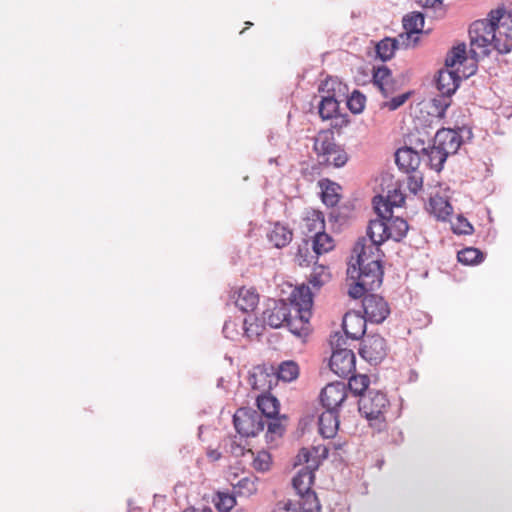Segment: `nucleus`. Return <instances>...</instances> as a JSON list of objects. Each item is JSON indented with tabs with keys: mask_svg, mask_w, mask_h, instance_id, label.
I'll list each match as a JSON object with an SVG mask.
<instances>
[{
	"mask_svg": "<svg viewBox=\"0 0 512 512\" xmlns=\"http://www.w3.org/2000/svg\"><path fill=\"white\" fill-rule=\"evenodd\" d=\"M289 303L284 300H269L262 313V320L271 328L286 326L291 333L301 337L308 333L312 315L313 295L306 285L295 287Z\"/></svg>",
	"mask_w": 512,
	"mask_h": 512,
	"instance_id": "1",
	"label": "nucleus"
},
{
	"mask_svg": "<svg viewBox=\"0 0 512 512\" xmlns=\"http://www.w3.org/2000/svg\"><path fill=\"white\" fill-rule=\"evenodd\" d=\"M353 252L357 259L356 265L352 264L347 269L348 277L354 281L349 284L348 295L353 299H359L382 283L381 250L375 245L357 241Z\"/></svg>",
	"mask_w": 512,
	"mask_h": 512,
	"instance_id": "2",
	"label": "nucleus"
},
{
	"mask_svg": "<svg viewBox=\"0 0 512 512\" xmlns=\"http://www.w3.org/2000/svg\"><path fill=\"white\" fill-rule=\"evenodd\" d=\"M470 53L473 58L484 57L490 53L491 48L501 54L512 50V36L499 31L494 20L488 16L473 22L469 28Z\"/></svg>",
	"mask_w": 512,
	"mask_h": 512,
	"instance_id": "3",
	"label": "nucleus"
},
{
	"mask_svg": "<svg viewBox=\"0 0 512 512\" xmlns=\"http://www.w3.org/2000/svg\"><path fill=\"white\" fill-rule=\"evenodd\" d=\"M328 455V449L324 445L302 448L296 456L295 465H305L293 477L292 484L297 494L312 492L314 483V472L318 469L322 460Z\"/></svg>",
	"mask_w": 512,
	"mask_h": 512,
	"instance_id": "4",
	"label": "nucleus"
},
{
	"mask_svg": "<svg viewBox=\"0 0 512 512\" xmlns=\"http://www.w3.org/2000/svg\"><path fill=\"white\" fill-rule=\"evenodd\" d=\"M313 150L321 164L343 167L349 159L345 149L335 142L334 133L331 130H321L314 138Z\"/></svg>",
	"mask_w": 512,
	"mask_h": 512,
	"instance_id": "5",
	"label": "nucleus"
},
{
	"mask_svg": "<svg viewBox=\"0 0 512 512\" xmlns=\"http://www.w3.org/2000/svg\"><path fill=\"white\" fill-rule=\"evenodd\" d=\"M389 406L386 395L380 391H369L359 401V411L378 431L386 427L385 412Z\"/></svg>",
	"mask_w": 512,
	"mask_h": 512,
	"instance_id": "6",
	"label": "nucleus"
},
{
	"mask_svg": "<svg viewBox=\"0 0 512 512\" xmlns=\"http://www.w3.org/2000/svg\"><path fill=\"white\" fill-rule=\"evenodd\" d=\"M459 68L455 70H441L437 78V88L441 93L438 99L433 100V105L436 108L437 116L443 117L445 110L450 106V100L448 99L458 88L461 81L459 75Z\"/></svg>",
	"mask_w": 512,
	"mask_h": 512,
	"instance_id": "7",
	"label": "nucleus"
},
{
	"mask_svg": "<svg viewBox=\"0 0 512 512\" xmlns=\"http://www.w3.org/2000/svg\"><path fill=\"white\" fill-rule=\"evenodd\" d=\"M233 422L237 432L244 437L257 435L265 425L262 416L251 408H239L233 416Z\"/></svg>",
	"mask_w": 512,
	"mask_h": 512,
	"instance_id": "8",
	"label": "nucleus"
},
{
	"mask_svg": "<svg viewBox=\"0 0 512 512\" xmlns=\"http://www.w3.org/2000/svg\"><path fill=\"white\" fill-rule=\"evenodd\" d=\"M359 354L371 364L381 362L387 354L386 340L378 334L368 335L362 340Z\"/></svg>",
	"mask_w": 512,
	"mask_h": 512,
	"instance_id": "9",
	"label": "nucleus"
},
{
	"mask_svg": "<svg viewBox=\"0 0 512 512\" xmlns=\"http://www.w3.org/2000/svg\"><path fill=\"white\" fill-rule=\"evenodd\" d=\"M363 310L368 321L371 323H382L390 314V307L385 299L376 294H365L363 296Z\"/></svg>",
	"mask_w": 512,
	"mask_h": 512,
	"instance_id": "10",
	"label": "nucleus"
},
{
	"mask_svg": "<svg viewBox=\"0 0 512 512\" xmlns=\"http://www.w3.org/2000/svg\"><path fill=\"white\" fill-rule=\"evenodd\" d=\"M356 357L350 349H336L333 351L329 366L339 377L346 378L355 371Z\"/></svg>",
	"mask_w": 512,
	"mask_h": 512,
	"instance_id": "11",
	"label": "nucleus"
},
{
	"mask_svg": "<svg viewBox=\"0 0 512 512\" xmlns=\"http://www.w3.org/2000/svg\"><path fill=\"white\" fill-rule=\"evenodd\" d=\"M347 387L343 382L326 385L321 392L320 400L326 410L335 411L346 399Z\"/></svg>",
	"mask_w": 512,
	"mask_h": 512,
	"instance_id": "12",
	"label": "nucleus"
},
{
	"mask_svg": "<svg viewBox=\"0 0 512 512\" xmlns=\"http://www.w3.org/2000/svg\"><path fill=\"white\" fill-rule=\"evenodd\" d=\"M227 480L233 488V493L238 497L249 498L258 491V478L254 475L239 478L236 473L229 471Z\"/></svg>",
	"mask_w": 512,
	"mask_h": 512,
	"instance_id": "13",
	"label": "nucleus"
},
{
	"mask_svg": "<svg viewBox=\"0 0 512 512\" xmlns=\"http://www.w3.org/2000/svg\"><path fill=\"white\" fill-rule=\"evenodd\" d=\"M405 33L400 34V40L405 47L415 46L418 38L412 39L413 35L422 32L424 17L419 12H412L403 18Z\"/></svg>",
	"mask_w": 512,
	"mask_h": 512,
	"instance_id": "14",
	"label": "nucleus"
},
{
	"mask_svg": "<svg viewBox=\"0 0 512 512\" xmlns=\"http://www.w3.org/2000/svg\"><path fill=\"white\" fill-rule=\"evenodd\" d=\"M367 321L366 316H362L355 311H349L343 317L342 327L347 337L357 340L365 334Z\"/></svg>",
	"mask_w": 512,
	"mask_h": 512,
	"instance_id": "15",
	"label": "nucleus"
},
{
	"mask_svg": "<svg viewBox=\"0 0 512 512\" xmlns=\"http://www.w3.org/2000/svg\"><path fill=\"white\" fill-rule=\"evenodd\" d=\"M301 230L304 234H314L325 230V217L322 211L307 208L303 212L300 224Z\"/></svg>",
	"mask_w": 512,
	"mask_h": 512,
	"instance_id": "16",
	"label": "nucleus"
},
{
	"mask_svg": "<svg viewBox=\"0 0 512 512\" xmlns=\"http://www.w3.org/2000/svg\"><path fill=\"white\" fill-rule=\"evenodd\" d=\"M230 298L243 312L254 311L259 303V295L254 288L241 287L233 291Z\"/></svg>",
	"mask_w": 512,
	"mask_h": 512,
	"instance_id": "17",
	"label": "nucleus"
},
{
	"mask_svg": "<svg viewBox=\"0 0 512 512\" xmlns=\"http://www.w3.org/2000/svg\"><path fill=\"white\" fill-rule=\"evenodd\" d=\"M461 136L452 129H441L434 137V144L446 153L455 154L461 145Z\"/></svg>",
	"mask_w": 512,
	"mask_h": 512,
	"instance_id": "18",
	"label": "nucleus"
},
{
	"mask_svg": "<svg viewBox=\"0 0 512 512\" xmlns=\"http://www.w3.org/2000/svg\"><path fill=\"white\" fill-rule=\"evenodd\" d=\"M367 234L369 242L364 238L359 241H364L366 245H375L380 249V245L389 239L387 219L377 218L371 220L367 228Z\"/></svg>",
	"mask_w": 512,
	"mask_h": 512,
	"instance_id": "19",
	"label": "nucleus"
},
{
	"mask_svg": "<svg viewBox=\"0 0 512 512\" xmlns=\"http://www.w3.org/2000/svg\"><path fill=\"white\" fill-rule=\"evenodd\" d=\"M395 161L401 170L410 173L417 170L420 164V156L413 149L403 147L396 151Z\"/></svg>",
	"mask_w": 512,
	"mask_h": 512,
	"instance_id": "20",
	"label": "nucleus"
},
{
	"mask_svg": "<svg viewBox=\"0 0 512 512\" xmlns=\"http://www.w3.org/2000/svg\"><path fill=\"white\" fill-rule=\"evenodd\" d=\"M373 83L380 89L385 97H388L395 91L391 71L386 66H381L374 70Z\"/></svg>",
	"mask_w": 512,
	"mask_h": 512,
	"instance_id": "21",
	"label": "nucleus"
},
{
	"mask_svg": "<svg viewBox=\"0 0 512 512\" xmlns=\"http://www.w3.org/2000/svg\"><path fill=\"white\" fill-rule=\"evenodd\" d=\"M319 433L324 438H333L339 428V420L335 411L326 410L319 417Z\"/></svg>",
	"mask_w": 512,
	"mask_h": 512,
	"instance_id": "22",
	"label": "nucleus"
},
{
	"mask_svg": "<svg viewBox=\"0 0 512 512\" xmlns=\"http://www.w3.org/2000/svg\"><path fill=\"white\" fill-rule=\"evenodd\" d=\"M267 237L276 248H283L292 241L293 232L289 227L275 223Z\"/></svg>",
	"mask_w": 512,
	"mask_h": 512,
	"instance_id": "23",
	"label": "nucleus"
},
{
	"mask_svg": "<svg viewBox=\"0 0 512 512\" xmlns=\"http://www.w3.org/2000/svg\"><path fill=\"white\" fill-rule=\"evenodd\" d=\"M319 186L323 203L328 207L336 206L340 200V186L329 179L319 181Z\"/></svg>",
	"mask_w": 512,
	"mask_h": 512,
	"instance_id": "24",
	"label": "nucleus"
},
{
	"mask_svg": "<svg viewBox=\"0 0 512 512\" xmlns=\"http://www.w3.org/2000/svg\"><path fill=\"white\" fill-rule=\"evenodd\" d=\"M257 407L261 411V416L273 418L279 414V402L271 394H261L257 397Z\"/></svg>",
	"mask_w": 512,
	"mask_h": 512,
	"instance_id": "25",
	"label": "nucleus"
},
{
	"mask_svg": "<svg viewBox=\"0 0 512 512\" xmlns=\"http://www.w3.org/2000/svg\"><path fill=\"white\" fill-rule=\"evenodd\" d=\"M429 211L437 219L447 220L452 214L453 208L447 199L441 196H435L430 198Z\"/></svg>",
	"mask_w": 512,
	"mask_h": 512,
	"instance_id": "26",
	"label": "nucleus"
},
{
	"mask_svg": "<svg viewBox=\"0 0 512 512\" xmlns=\"http://www.w3.org/2000/svg\"><path fill=\"white\" fill-rule=\"evenodd\" d=\"M400 45L403 46L400 40V34L395 39L385 38L376 45V53L381 60L387 61L393 57L395 50L398 49Z\"/></svg>",
	"mask_w": 512,
	"mask_h": 512,
	"instance_id": "27",
	"label": "nucleus"
},
{
	"mask_svg": "<svg viewBox=\"0 0 512 512\" xmlns=\"http://www.w3.org/2000/svg\"><path fill=\"white\" fill-rule=\"evenodd\" d=\"M387 223L389 239H393L394 241H400L406 236V233L409 229L406 220L400 217L392 216L387 219Z\"/></svg>",
	"mask_w": 512,
	"mask_h": 512,
	"instance_id": "28",
	"label": "nucleus"
},
{
	"mask_svg": "<svg viewBox=\"0 0 512 512\" xmlns=\"http://www.w3.org/2000/svg\"><path fill=\"white\" fill-rule=\"evenodd\" d=\"M491 17L499 31L506 32L509 34V31L512 30V12L506 11L505 9L498 8L495 10H491L488 14Z\"/></svg>",
	"mask_w": 512,
	"mask_h": 512,
	"instance_id": "29",
	"label": "nucleus"
},
{
	"mask_svg": "<svg viewBox=\"0 0 512 512\" xmlns=\"http://www.w3.org/2000/svg\"><path fill=\"white\" fill-rule=\"evenodd\" d=\"M312 247L315 254L319 256L332 251L335 247V241L332 236L323 230L313 236Z\"/></svg>",
	"mask_w": 512,
	"mask_h": 512,
	"instance_id": "30",
	"label": "nucleus"
},
{
	"mask_svg": "<svg viewBox=\"0 0 512 512\" xmlns=\"http://www.w3.org/2000/svg\"><path fill=\"white\" fill-rule=\"evenodd\" d=\"M464 61H466V45L459 44L452 48V50L448 53L445 65L447 69L455 70L459 68Z\"/></svg>",
	"mask_w": 512,
	"mask_h": 512,
	"instance_id": "31",
	"label": "nucleus"
},
{
	"mask_svg": "<svg viewBox=\"0 0 512 512\" xmlns=\"http://www.w3.org/2000/svg\"><path fill=\"white\" fill-rule=\"evenodd\" d=\"M302 512H320L321 504L314 491L298 494Z\"/></svg>",
	"mask_w": 512,
	"mask_h": 512,
	"instance_id": "32",
	"label": "nucleus"
},
{
	"mask_svg": "<svg viewBox=\"0 0 512 512\" xmlns=\"http://www.w3.org/2000/svg\"><path fill=\"white\" fill-rule=\"evenodd\" d=\"M339 108V102L333 95L324 96L319 103V115L323 120L334 117Z\"/></svg>",
	"mask_w": 512,
	"mask_h": 512,
	"instance_id": "33",
	"label": "nucleus"
},
{
	"mask_svg": "<svg viewBox=\"0 0 512 512\" xmlns=\"http://www.w3.org/2000/svg\"><path fill=\"white\" fill-rule=\"evenodd\" d=\"M457 259L462 264L475 265L483 261L484 254L477 248L467 247L458 252Z\"/></svg>",
	"mask_w": 512,
	"mask_h": 512,
	"instance_id": "34",
	"label": "nucleus"
},
{
	"mask_svg": "<svg viewBox=\"0 0 512 512\" xmlns=\"http://www.w3.org/2000/svg\"><path fill=\"white\" fill-rule=\"evenodd\" d=\"M252 459V467L257 472H267L272 466V457L268 451L261 450L257 453L254 452L253 456H249Z\"/></svg>",
	"mask_w": 512,
	"mask_h": 512,
	"instance_id": "35",
	"label": "nucleus"
},
{
	"mask_svg": "<svg viewBox=\"0 0 512 512\" xmlns=\"http://www.w3.org/2000/svg\"><path fill=\"white\" fill-rule=\"evenodd\" d=\"M331 278L329 268L324 265H315L309 278L310 284L315 288H320Z\"/></svg>",
	"mask_w": 512,
	"mask_h": 512,
	"instance_id": "36",
	"label": "nucleus"
},
{
	"mask_svg": "<svg viewBox=\"0 0 512 512\" xmlns=\"http://www.w3.org/2000/svg\"><path fill=\"white\" fill-rule=\"evenodd\" d=\"M299 368L298 365L293 361H286L280 364L278 368V378L290 382L298 377Z\"/></svg>",
	"mask_w": 512,
	"mask_h": 512,
	"instance_id": "37",
	"label": "nucleus"
},
{
	"mask_svg": "<svg viewBox=\"0 0 512 512\" xmlns=\"http://www.w3.org/2000/svg\"><path fill=\"white\" fill-rule=\"evenodd\" d=\"M370 384V379L365 374L352 375L348 382V387L355 395H361L367 390Z\"/></svg>",
	"mask_w": 512,
	"mask_h": 512,
	"instance_id": "38",
	"label": "nucleus"
},
{
	"mask_svg": "<svg viewBox=\"0 0 512 512\" xmlns=\"http://www.w3.org/2000/svg\"><path fill=\"white\" fill-rule=\"evenodd\" d=\"M448 156V153L442 151V149H439V147H437L435 144H433V146L428 151L430 165L436 171H440L442 169V166Z\"/></svg>",
	"mask_w": 512,
	"mask_h": 512,
	"instance_id": "39",
	"label": "nucleus"
},
{
	"mask_svg": "<svg viewBox=\"0 0 512 512\" xmlns=\"http://www.w3.org/2000/svg\"><path fill=\"white\" fill-rule=\"evenodd\" d=\"M373 205L378 218L388 219L392 217L393 206L383 196H375L373 198Z\"/></svg>",
	"mask_w": 512,
	"mask_h": 512,
	"instance_id": "40",
	"label": "nucleus"
},
{
	"mask_svg": "<svg viewBox=\"0 0 512 512\" xmlns=\"http://www.w3.org/2000/svg\"><path fill=\"white\" fill-rule=\"evenodd\" d=\"M366 97L358 90H354L347 100L348 109L354 113L359 114L365 108Z\"/></svg>",
	"mask_w": 512,
	"mask_h": 512,
	"instance_id": "41",
	"label": "nucleus"
},
{
	"mask_svg": "<svg viewBox=\"0 0 512 512\" xmlns=\"http://www.w3.org/2000/svg\"><path fill=\"white\" fill-rule=\"evenodd\" d=\"M267 434L270 436L271 440L274 439V437H280L282 436L285 427L283 424V420L286 419L285 416L280 417L279 414L277 416H274L273 418H267Z\"/></svg>",
	"mask_w": 512,
	"mask_h": 512,
	"instance_id": "42",
	"label": "nucleus"
},
{
	"mask_svg": "<svg viewBox=\"0 0 512 512\" xmlns=\"http://www.w3.org/2000/svg\"><path fill=\"white\" fill-rule=\"evenodd\" d=\"M269 375L263 370H258L254 372L250 377V383L255 390H265L266 388H270V385L266 386V379Z\"/></svg>",
	"mask_w": 512,
	"mask_h": 512,
	"instance_id": "43",
	"label": "nucleus"
},
{
	"mask_svg": "<svg viewBox=\"0 0 512 512\" xmlns=\"http://www.w3.org/2000/svg\"><path fill=\"white\" fill-rule=\"evenodd\" d=\"M410 95V92L397 95L391 98L389 101L384 102L382 104V108H386L389 111H395L409 99Z\"/></svg>",
	"mask_w": 512,
	"mask_h": 512,
	"instance_id": "44",
	"label": "nucleus"
},
{
	"mask_svg": "<svg viewBox=\"0 0 512 512\" xmlns=\"http://www.w3.org/2000/svg\"><path fill=\"white\" fill-rule=\"evenodd\" d=\"M422 186L423 178L420 173L414 171L407 177V188L413 194H417L422 189Z\"/></svg>",
	"mask_w": 512,
	"mask_h": 512,
	"instance_id": "45",
	"label": "nucleus"
},
{
	"mask_svg": "<svg viewBox=\"0 0 512 512\" xmlns=\"http://www.w3.org/2000/svg\"><path fill=\"white\" fill-rule=\"evenodd\" d=\"M229 452L235 457L254 455V452L251 449H246L241 443H238L236 440L230 441Z\"/></svg>",
	"mask_w": 512,
	"mask_h": 512,
	"instance_id": "46",
	"label": "nucleus"
},
{
	"mask_svg": "<svg viewBox=\"0 0 512 512\" xmlns=\"http://www.w3.org/2000/svg\"><path fill=\"white\" fill-rule=\"evenodd\" d=\"M236 495L227 494V493H219V502L217 504L218 508L221 510L228 511L234 507L236 504L235 500Z\"/></svg>",
	"mask_w": 512,
	"mask_h": 512,
	"instance_id": "47",
	"label": "nucleus"
},
{
	"mask_svg": "<svg viewBox=\"0 0 512 512\" xmlns=\"http://www.w3.org/2000/svg\"><path fill=\"white\" fill-rule=\"evenodd\" d=\"M385 198L393 207H400L405 201L404 194L398 188L389 191Z\"/></svg>",
	"mask_w": 512,
	"mask_h": 512,
	"instance_id": "48",
	"label": "nucleus"
},
{
	"mask_svg": "<svg viewBox=\"0 0 512 512\" xmlns=\"http://www.w3.org/2000/svg\"><path fill=\"white\" fill-rule=\"evenodd\" d=\"M241 328L243 330V333L248 337V338H251L253 335H257L258 334V325L257 324H253V323H248V319L245 318L243 321H242V325H241Z\"/></svg>",
	"mask_w": 512,
	"mask_h": 512,
	"instance_id": "49",
	"label": "nucleus"
},
{
	"mask_svg": "<svg viewBox=\"0 0 512 512\" xmlns=\"http://www.w3.org/2000/svg\"><path fill=\"white\" fill-rule=\"evenodd\" d=\"M308 254H309V251H308L307 247H305L304 249L299 248L298 253L296 254V261L298 262V264L300 266H308L309 265L310 260L308 259Z\"/></svg>",
	"mask_w": 512,
	"mask_h": 512,
	"instance_id": "50",
	"label": "nucleus"
},
{
	"mask_svg": "<svg viewBox=\"0 0 512 512\" xmlns=\"http://www.w3.org/2000/svg\"><path fill=\"white\" fill-rule=\"evenodd\" d=\"M472 230V225L465 219H459V226L455 227V231L459 234H470Z\"/></svg>",
	"mask_w": 512,
	"mask_h": 512,
	"instance_id": "51",
	"label": "nucleus"
},
{
	"mask_svg": "<svg viewBox=\"0 0 512 512\" xmlns=\"http://www.w3.org/2000/svg\"><path fill=\"white\" fill-rule=\"evenodd\" d=\"M236 327H237V324L235 321H233V320L225 321L224 326H223V333L225 334L226 337L233 338L234 337L233 332L235 331L236 333H238V331H236Z\"/></svg>",
	"mask_w": 512,
	"mask_h": 512,
	"instance_id": "52",
	"label": "nucleus"
},
{
	"mask_svg": "<svg viewBox=\"0 0 512 512\" xmlns=\"http://www.w3.org/2000/svg\"><path fill=\"white\" fill-rule=\"evenodd\" d=\"M419 4L426 8H435L442 4V0H418Z\"/></svg>",
	"mask_w": 512,
	"mask_h": 512,
	"instance_id": "53",
	"label": "nucleus"
},
{
	"mask_svg": "<svg viewBox=\"0 0 512 512\" xmlns=\"http://www.w3.org/2000/svg\"><path fill=\"white\" fill-rule=\"evenodd\" d=\"M207 456L212 461H217L221 458V453L216 449H210L207 451Z\"/></svg>",
	"mask_w": 512,
	"mask_h": 512,
	"instance_id": "54",
	"label": "nucleus"
},
{
	"mask_svg": "<svg viewBox=\"0 0 512 512\" xmlns=\"http://www.w3.org/2000/svg\"><path fill=\"white\" fill-rule=\"evenodd\" d=\"M245 25H246L245 29H247V28H249L250 26H252V25H253V23H252V22H250V21H247V22H245Z\"/></svg>",
	"mask_w": 512,
	"mask_h": 512,
	"instance_id": "55",
	"label": "nucleus"
},
{
	"mask_svg": "<svg viewBox=\"0 0 512 512\" xmlns=\"http://www.w3.org/2000/svg\"><path fill=\"white\" fill-rule=\"evenodd\" d=\"M473 73H474V71H471L469 74H465V73H463V74H462V76H463V77H468L469 75H471V74H473Z\"/></svg>",
	"mask_w": 512,
	"mask_h": 512,
	"instance_id": "56",
	"label": "nucleus"
}]
</instances>
